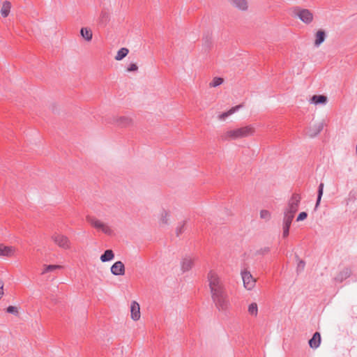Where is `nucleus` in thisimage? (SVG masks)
Wrapping results in <instances>:
<instances>
[{
	"label": "nucleus",
	"mask_w": 357,
	"mask_h": 357,
	"mask_svg": "<svg viewBox=\"0 0 357 357\" xmlns=\"http://www.w3.org/2000/svg\"><path fill=\"white\" fill-rule=\"evenodd\" d=\"M321 343V335L320 333L316 332L313 337L310 340L309 344L311 348L317 349Z\"/></svg>",
	"instance_id": "a211bd4d"
},
{
	"label": "nucleus",
	"mask_w": 357,
	"mask_h": 357,
	"mask_svg": "<svg viewBox=\"0 0 357 357\" xmlns=\"http://www.w3.org/2000/svg\"><path fill=\"white\" fill-rule=\"evenodd\" d=\"M248 312L253 317H257L258 314V306L256 303H252L248 306Z\"/></svg>",
	"instance_id": "bb28decb"
},
{
	"label": "nucleus",
	"mask_w": 357,
	"mask_h": 357,
	"mask_svg": "<svg viewBox=\"0 0 357 357\" xmlns=\"http://www.w3.org/2000/svg\"><path fill=\"white\" fill-rule=\"evenodd\" d=\"M327 101V97L323 95H314L311 98L310 102L314 104H325Z\"/></svg>",
	"instance_id": "4be33fe9"
},
{
	"label": "nucleus",
	"mask_w": 357,
	"mask_h": 357,
	"mask_svg": "<svg viewBox=\"0 0 357 357\" xmlns=\"http://www.w3.org/2000/svg\"><path fill=\"white\" fill-rule=\"evenodd\" d=\"M223 82V79L220 77H215L213 79L212 82L210 84L211 86H217L220 85Z\"/></svg>",
	"instance_id": "7c9ffc66"
},
{
	"label": "nucleus",
	"mask_w": 357,
	"mask_h": 357,
	"mask_svg": "<svg viewBox=\"0 0 357 357\" xmlns=\"http://www.w3.org/2000/svg\"><path fill=\"white\" fill-rule=\"evenodd\" d=\"M326 38V33L323 30H319L314 35V45L319 47Z\"/></svg>",
	"instance_id": "f3484780"
},
{
	"label": "nucleus",
	"mask_w": 357,
	"mask_h": 357,
	"mask_svg": "<svg viewBox=\"0 0 357 357\" xmlns=\"http://www.w3.org/2000/svg\"><path fill=\"white\" fill-rule=\"evenodd\" d=\"M87 221L95 229L102 231L105 234L110 235L112 234L110 227L102 221L93 217H88Z\"/></svg>",
	"instance_id": "423d86ee"
},
{
	"label": "nucleus",
	"mask_w": 357,
	"mask_h": 357,
	"mask_svg": "<svg viewBox=\"0 0 357 357\" xmlns=\"http://www.w3.org/2000/svg\"><path fill=\"white\" fill-rule=\"evenodd\" d=\"M256 129L253 125L227 130L222 135L225 141H234L243 138L250 137L255 135Z\"/></svg>",
	"instance_id": "f257e3e1"
},
{
	"label": "nucleus",
	"mask_w": 357,
	"mask_h": 357,
	"mask_svg": "<svg viewBox=\"0 0 357 357\" xmlns=\"http://www.w3.org/2000/svg\"><path fill=\"white\" fill-rule=\"evenodd\" d=\"M130 317L135 321L139 320L141 317L139 304L135 301L130 303Z\"/></svg>",
	"instance_id": "f8f14e48"
},
{
	"label": "nucleus",
	"mask_w": 357,
	"mask_h": 357,
	"mask_svg": "<svg viewBox=\"0 0 357 357\" xmlns=\"http://www.w3.org/2000/svg\"><path fill=\"white\" fill-rule=\"evenodd\" d=\"M113 123L122 128H130L134 125L133 119L128 116H116L113 118Z\"/></svg>",
	"instance_id": "1a4fd4ad"
},
{
	"label": "nucleus",
	"mask_w": 357,
	"mask_h": 357,
	"mask_svg": "<svg viewBox=\"0 0 357 357\" xmlns=\"http://www.w3.org/2000/svg\"><path fill=\"white\" fill-rule=\"evenodd\" d=\"M300 202L301 197L299 195H292L284 211V220H293L294 214L298 209Z\"/></svg>",
	"instance_id": "20e7f679"
},
{
	"label": "nucleus",
	"mask_w": 357,
	"mask_h": 357,
	"mask_svg": "<svg viewBox=\"0 0 357 357\" xmlns=\"http://www.w3.org/2000/svg\"><path fill=\"white\" fill-rule=\"evenodd\" d=\"M295 15L303 23L310 24L314 20L313 13L308 9L296 8L294 9Z\"/></svg>",
	"instance_id": "0eeeda50"
},
{
	"label": "nucleus",
	"mask_w": 357,
	"mask_h": 357,
	"mask_svg": "<svg viewBox=\"0 0 357 357\" xmlns=\"http://www.w3.org/2000/svg\"><path fill=\"white\" fill-rule=\"evenodd\" d=\"M156 220L160 227L169 226L172 223L170 211L167 208H160L157 213Z\"/></svg>",
	"instance_id": "39448f33"
},
{
	"label": "nucleus",
	"mask_w": 357,
	"mask_h": 357,
	"mask_svg": "<svg viewBox=\"0 0 357 357\" xmlns=\"http://www.w3.org/2000/svg\"><path fill=\"white\" fill-rule=\"evenodd\" d=\"M81 36L87 41H90L92 39V31L90 29L82 28L80 31Z\"/></svg>",
	"instance_id": "393cba45"
},
{
	"label": "nucleus",
	"mask_w": 357,
	"mask_h": 357,
	"mask_svg": "<svg viewBox=\"0 0 357 357\" xmlns=\"http://www.w3.org/2000/svg\"><path fill=\"white\" fill-rule=\"evenodd\" d=\"M291 222L292 221H290V220H283V237L284 238H286L289 235V227L291 226Z\"/></svg>",
	"instance_id": "cd10ccee"
},
{
	"label": "nucleus",
	"mask_w": 357,
	"mask_h": 357,
	"mask_svg": "<svg viewBox=\"0 0 357 357\" xmlns=\"http://www.w3.org/2000/svg\"><path fill=\"white\" fill-rule=\"evenodd\" d=\"M239 106H236L231 108L229 111L224 112L218 116V119L221 121L225 120L227 117L234 114L238 109Z\"/></svg>",
	"instance_id": "a878e982"
},
{
	"label": "nucleus",
	"mask_w": 357,
	"mask_h": 357,
	"mask_svg": "<svg viewBox=\"0 0 357 357\" xmlns=\"http://www.w3.org/2000/svg\"><path fill=\"white\" fill-rule=\"evenodd\" d=\"M7 312L9 313H15L17 312V307L14 306H9L7 308Z\"/></svg>",
	"instance_id": "72a5a7b5"
},
{
	"label": "nucleus",
	"mask_w": 357,
	"mask_h": 357,
	"mask_svg": "<svg viewBox=\"0 0 357 357\" xmlns=\"http://www.w3.org/2000/svg\"><path fill=\"white\" fill-rule=\"evenodd\" d=\"M208 282L211 296H218L225 292L224 287L218 275L213 271H211L208 274Z\"/></svg>",
	"instance_id": "f03ea898"
},
{
	"label": "nucleus",
	"mask_w": 357,
	"mask_h": 357,
	"mask_svg": "<svg viewBox=\"0 0 357 357\" xmlns=\"http://www.w3.org/2000/svg\"><path fill=\"white\" fill-rule=\"evenodd\" d=\"M111 273L116 276L125 275L126 268L123 263L121 261H116L110 268Z\"/></svg>",
	"instance_id": "ddd939ff"
},
{
	"label": "nucleus",
	"mask_w": 357,
	"mask_h": 357,
	"mask_svg": "<svg viewBox=\"0 0 357 357\" xmlns=\"http://www.w3.org/2000/svg\"><path fill=\"white\" fill-rule=\"evenodd\" d=\"M307 217V214L306 212H301L298 214L296 220L298 222L303 221Z\"/></svg>",
	"instance_id": "473e14b6"
},
{
	"label": "nucleus",
	"mask_w": 357,
	"mask_h": 357,
	"mask_svg": "<svg viewBox=\"0 0 357 357\" xmlns=\"http://www.w3.org/2000/svg\"><path fill=\"white\" fill-rule=\"evenodd\" d=\"M233 7L241 10L245 11L248 9L249 3L248 0H227Z\"/></svg>",
	"instance_id": "4468645a"
},
{
	"label": "nucleus",
	"mask_w": 357,
	"mask_h": 357,
	"mask_svg": "<svg viewBox=\"0 0 357 357\" xmlns=\"http://www.w3.org/2000/svg\"><path fill=\"white\" fill-rule=\"evenodd\" d=\"M259 216L261 219L269 220L271 219V214L268 210L264 209L260 211Z\"/></svg>",
	"instance_id": "c756f323"
},
{
	"label": "nucleus",
	"mask_w": 357,
	"mask_h": 357,
	"mask_svg": "<svg viewBox=\"0 0 357 357\" xmlns=\"http://www.w3.org/2000/svg\"><path fill=\"white\" fill-rule=\"evenodd\" d=\"M324 185L323 183H321L319 185L318 196H317V202L315 204V208H317L320 204L321 199V197L323 195V192H324Z\"/></svg>",
	"instance_id": "c85d7f7f"
},
{
	"label": "nucleus",
	"mask_w": 357,
	"mask_h": 357,
	"mask_svg": "<svg viewBox=\"0 0 357 357\" xmlns=\"http://www.w3.org/2000/svg\"><path fill=\"white\" fill-rule=\"evenodd\" d=\"M212 298L220 310H226L229 307V301L225 292H222L218 296H213Z\"/></svg>",
	"instance_id": "9d476101"
},
{
	"label": "nucleus",
	"mask_w": 357,
	"mask_h": 357,
	"mask_svg": "<svg viewBox=\"0 0 357 357\" xmlns=\"http://www.w3.org/2000/svg\"><path fill=\"white\" fill-rule=\"evenodd\" d=\"M137 70H138V66L135 63H130L128 66V67L127 68L128 72H135Z\"/></svg>",
	"instance_id": "2f4dec72"
},
{
	"label": "nucleus",
	"mask_w": 357,
	"mask_h": 357,
	"mask_svg": "<svg viewBox=\"0 0 357 357\" xmlns=\"http://www.w3.org/2000/svg\"><path fill=\"white\" fill-rule=\"evenodd\" d=\"M11 8V3L8 1H5L2 3L1 8V14L3 17L8 16Z\"/></svg>",
	"instance_id": "412c9836"
},
{
	"label": "nucleus",
	"mask_w": 357,
	"mask_h": 357,
	"mask_svg": "<svg viewBox=\"0 0 357 357\" xmlns=\"http://www.w3.org/2000/svg\"><path fill=\"white\" fill-rule=\"evenodd\" d=\"M51 241L56 247L63 250H70L72 242L69 237L61 232L56 231L50 237Z\"/></svg>",
	"instance_id": "7ed1b4c3"
},
{
	"label": "nucleus",
	"mask_w": 357,
	"mask_h": 357,
	"mask_svg": "<svg viewBox=\"0 0 357 357\" xmlns=\"http://www.w3.org/2000/svg\"><path fill=\"white\" fill-rule=\"evenodd\" d=\"M114 259V253L112 250H107L100 256V259L102 263L110 261Z\"/></svg>",
	"instance_id": "6ab92c4d"
},
{
	"label": "nucleus",
	"mask_w": 357,
	"mask_h": 357,
	"mask_svg": "<svg viewBox=\"0 0 357 357\" xmlns=\"http://www.w3.org/2000/svg\"><path fill=\"white\" fill-rule=\"evenodd\" d=\"M351 273V271L348 268H343L335 278V280L340 282L348 278Z\"/></svg>",
	"instance_id": "aec40b11"
},
{
	"label": "nucleus",
	"mask_w": 357,
	"mask_h": 357,
	"mask_svg": "<svg viewBox=\"0 0 357 357\" xmlns=\"http://www.w3.org/2000/svg\"><path fill=\"white\" fill-rule=\"evenodd\" d=\"M17 248L14 245L0 243V259L16 257Z\"/></svg>",
	"instance_id": "6e6552de"
},
{
	"label": "nucleus",
	"mask_w": 357,
	"mask_h": 357,
	"mask_svg": "<svg viewBox=\"0 0 357 357\" xmlns=\"http://www.w3.org/2000/svg\"><path fill=\"white\" fill-rule=\"evenodd\" d=\"M129 53V50L126 47H122L118 50L114 59L116 61H121L125 58Z\"/></svg>",
	"instance_id": "5701e85b"
},
{
	"label": "nucleus",
	"mask_w": 357,
	"mask_h": 357,
	"mask_svg": "<svg viewBox=\"0 0 357 357\" xmlns=\"http://www.w3.org/2000/svg\"><path fill=\"white\" fill-rule=\"evenodd\" d=\"M194 264V259L190 257H185L181 262V268L183 272L190 271Z\"/></svg>",
	"instance_id": "dca6fc26"
},
{
	"label": "nucleus",
	"mask_w": 357,
	"mask_h": 357,
	"mask_svg": "<svg viewBox=\"0 0 357 357\" xmlns=\"http://www.w3.org/2000/svg\"><path fill=\"white\" fill-rule=\"evenodd\" d=\"M63 268L61 265H45L42 271V274H46L49 272H53Z\"/></svg>",
	"instance_id": "b1692460"
},
{
	"label": "nucleus",
	"mask_w": 357,
	"mask_h": 357,
	"mask_svg": "<svg viewBox=\"0 0 357 357\" xmlns=\"http://www.w3.org/2000/svg\"><path fill=\"white\" fill-rule=\"evenodd\" d=\"M324 123L317 122L312 125L309 128V135L310 137H314L319 134L324 128Z\"/></svg>",
	"instance_id": "2eb2a0df"
},
{
	"label": "nucleus",
	"mask_w": 357,
	"mask_h": 357,
	"mask_svg": "<svg viewBox=\"0 0 357 357\" xmlns=\"http://www.w3.org/2000/svg\"><path fill=\"white\" fill-rule=\"evenodd\" d=\"M241 277L244 287L248 290H252L255 286L256 280L251 273L247 271H243L241 272Z\"/></svg>",
	"instance_id": "9b49d317"
}]
</instances>
